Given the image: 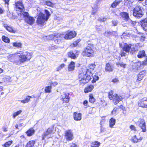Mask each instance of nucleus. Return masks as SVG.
I'll return each mask as SVG.
<instances>
[{
    "label": "nucleus",
    "instance_id": "obj_25",
    "mask_svg": "<svg viewBox=\"0 0 147 147\" xmlns=\"http://www.w3.org/2000/svg\"><path fill=\"white\" fill-rule=\"evenodd\" d=\"M115 119L113 118H111L109 121V126L111 128H113L115 123Z\"/></svg>",
    "mask_w": 147,
    "mask_h": 147
},
{
    "label": "nucleus",
    "instance_id": "obj_41",
    "mask_svg": "<svg viewBox=\"0 0 147 147\" xmlns=\"http://www.w3.org/2000/svg\"><path fill=\"white\" fill-rule=\"evenodd\" d=\"M96 66L94 63H91L89 64L88 67V68H89L90 69L93 70H94V68Z\"/></svg>",
    "mask_w": 147,
    "mask_h": 147
},
{
    "label": "nucleus",
    "instance_id": "obj_49",
    "mask_svg": "<svg viewBox=\"0 0 147 147\" xmlns=\"http://www.w3.org/2000/svg\"><path fill=\"white\" fill-rule=\"evenodd\" d=\"M69 96H68L65 98H64L62 99L63 100L66 102H68L69 101Z\"/></svg>",
    "mask_w": 147,
    "mask_h": 147
},
{
    "label": "nucleus",
    "instance_id": "obj_26",
    "mask_svg": "<svg viewBox=\"0 0 147 147\" xmlns=\"http://www.w3.org/2000/svg\"><path fill=\"white\" fill-rule=\"evenodd\" d=\"M115 32L114 31L110 32L107 31L104 33V35L106 37H109L111 36L115 35Z\"/></svg>",
    "mask_w": 147,
    "mask_h": 147
},
{
    "label": "nucleus",
    "instance_id": "obj_14",
    "mask_svg": "<svg viewBox=\"0 0 147 147\" xmlns=\"http://www.w3.org/2000/svg\"><path fill=\"white\" fill-rule=\"evenodd\" d=\"M140 24L143 29L147 32V19L146 18L141 21Z\"/></svg>",
    "mask_w": 147,
    "mask_h": 147
},
{
    "label": "nucleus",
    "instance_id": "obj_29",
    "mask_svg": "<svg viewBox=\"0 0 147 147\" xmlns=\"http://www.w3.org/2000/svg\"><path fill=\"white\" fill-rule=\"evenodd\" d=\"M32 98V97L31 96H28L25 99L23 100H19V101H20L22 103H27L29 101L30 98Z\"/></svg>",
    "mask_w": 147,
    "mask_h": 147
},
{
    "label": "nucleus",
    "instance_id": "obj_52",
    "mask_svg": "<svg viewBox=\"0 0 147 147\" xmlns=\"http://www.w3.org/2000/svg\"><path fill=\"white\" fill-rule=\"evenodd\" d=\"M86 48H88V49H93L94 48V45L93 44H88V46Z\"/></svg>",
    "mask_w": 147,
    "mask_h": 147
},
{
    "label": "nucleus",
    "instance_id": "obj_27",
    "mask_svg": "<svg viewBox=\"0 0 147 147\" xmlns=\"http://www.w3.org/2000/svg\"><path fill=\"white\" fill-rule=\"evenodd\" d=\"M35 132V131L32 128H31L28 130L26 133L28 136H31L33 135Z\"/></svg>",
    "mask_w": 147,
    "mask_h": 147
},
{
    "label": "nucleus",
    "instance_id": "obj_2",
    "mask_svg": "<svg viewBox=\"0 0 147 147\" xmlns=\"http://www.w3.org/2000/svg\"><path fill=\"white\" fill-rule=\"evenodd\" d=\"M51 16L49 12L47 10H45V13L40 12L38 15L36 23L39 26H42L46 24L47 21Z\"/></svg>",
    "mask_w": 147,
    "mask_h": 147
},
{
    "label": "nucleus",
    "instance_id": "obj_19",
    "mask_svg": "<svg viewBox=\"0 0 147 147\" xmlns=\"http://www.w3.org/2000/svg\"><path fill=\"white\" fill-rule=\"evenodd\" d=\"M139 58H142L143 57H146L144 50L140 51L138 52L137 55Z\"/></svg>",
    "mask_w": 147,
    "mask_h": 147
},
{
    "label": "nucleus",
    "instance_id": "obj_6",
    "mask_svg": "<svg viewBox=\"0 0 147 147\" xmlns=\"http://www.w3.org/2000/svg\"><path fill=\"white\" fill-rule=\"evenodd\" d=\"M50 38L49 39H52L54 38V42L56 44H59L61 42V40L64 38V35L60 34H57L54 35L51 34L49 35Z\"/></svg>",
    "mask_w": 147,
    "mask_h": 147
},
{
    "label": "nucleus",
    "instance_id": "obj_34",
    "mask_svg": "<svg viewBox=\"0 0 147 147\" xmlns=\"http://www.w3.org/2000/svg\"><path fill=\"white\" fill-rule=\"evenodd\" d=\"M117 65L119 67V66H120V67H123L124 68H125L126 67V64L122 62H118L116 63Z\"/></svg>",
    "mask_w": 147,
    "mask_h": 147
},
{
    "label": "nucleus",
    "instance_id": "obj_59",
    "mask_svg": "<svg viewBox=\"0 0 147 147\" xmlns=\"http://www.w3.org/2000/svg\"><path fill=\"white\" fill-rule=\"evenodd\" d=\"M126 55L125 53L123 51H121V57L125 56Z\"/></svg>",
    "mask_w": 147,
    "mask_h": 147
},
{
    "label": "nucleus",
    "instance_id": "obj_1",
    "mask_svg": "<svg viewBox=\"0 0 147 147\" xmlns=\"http://www.w3.org/2000/svg\"><path fill=\"white\" fill-rule=\"evenodd\" d=\"M92 75V72L90 70L88 69L79 74V79L80 84H84L88 83L90 80Z\"/></svg>",
    "mask_w": 147,
    "mask_h": 147
},
{
    "label": "nucleus",
    "instance_id": "obj_11",
    "mask_svg": "<svg viewBox=\"0 0 147 147\" xmlns=\"http://www.w3.org/2000/svg\"><path fill=\"white\" fill-rule=\"evenodd\" d=\"M133 10L134 16L137 18L142 17L144 12V11H142V10Z\"/></svg>",
    "mask_w": 147,
    "mask_h": 147
},
{
    "label": "nucleus",
    "instance_id": "obj_21",
    "mask_svg": "<svg viewBox=\"0 0 147 147\" xmlns=\"http://www.w3.org/2000/svg\"><path fill=\"white\" fill-rule=\"evenodd\" d=\"M94 87L92 85H90L86 87L84 89L85 92L86 93L89 92L91 91L93 89Z\"/></svg>",
    "mask_w": 147,
    "mask_h": 147
},
{
    "label": "nucleus",
    "instance_id": "obj_20",
    "mask_svg": "<svg viewBox=\"0 0 147 147\" xmlns=\"http://www.w3.org/2000/svg\"><path fill=\"white\" fill-rule=\"evenodd\" d=\"M121 16L126 21H131L129 18L128 14L127 13L125 12H123L121 13Z\"/></svg>",
    "mask_w": 147,
    "mask_h": 147
},
{
    "label": "nucleus",
    "instance_id": "obj_54",
    "mask_svg": "<svg viewBox=\"0 0 147 147\" xmlns=\"http://www.w3.org/2000/svg\"><path fill=\"white\" fill-rule=\"evenodd\" d=\"M130 128L132 130L134 131H136V127L134 125H131L130 126Z\"/></svg>",
    "mask_w": 147,
    "mask_h": 147
},
{
    "label": "nucleus",
    "instance_id": "obj_22",
    "mask_svg": "<svg viewBox=\"0 0 147 147\" xmlns=\"http://www.w3.org/2000/svg\"><path fill=\"white\" fill-rule=\"evenodd\" d=\"M105 70L107 71H112L113 70V67L109 63H107L106 65Z\"/></svg>",
    "mask_w": 147,
    "mask_h": 147
},
{
    "label": "nucleus",
    "instance_id": "obj_57",
    "mask_svg": "<svg viewBox=\"0 0 147 147\" xmlns=\"http://www.w3.org/2000/svg\"><path fill=\"white\" fill-rule=\"evenodd\" d=\"M106 20V18H99L98 19V21L101 22H104Z\"/></svg>",
    "mask_w": 147,
    "mask_h": 147
},
{
    "label": "nucleus",
    "instance_id": "obj_51",
    "mask_svg": "<svg viewBox=\"0 0 147 147\" xmlns=\"http://www.w3.org/2000/svg\"><path fill=\"white\" fill-rule=\"evenodd\" d=\"M131 49V51L130 53L132 54H133L136 50V48L134 47H131V49Z\"/></svg>",
    "mask_w": 147,
    "mask_h": 147
},
{
    "label": "nucleus",
    "instance_id": "obj_31",
    "mask_svg": "<svg viewBox=\"0 0 147 147\" xmlns=\"http://www.w3.org/2000/svg\"><path fill=\"white\" fill-rule=\"evenodd\" d=\"M100 144V143L98 142L95 141L92 142L91 145V147H98Z\"/></svg>",
    "mask_w": 147,
    "mask_h": 147
},
{
    "label": "nucleus",
    "instance_id": "obj_62",
    "mask_svg": "<svg viewBox=\"0 0 147 147\" xmlns=\"http://www.w3.org/2000/svg\"><path fill=\"white\" fill-rule=\"evenodd\" d=\"M88 101L87 100H85L83 102V104L85 106L87 107V105H88Z\"/></svg>",
    "mask_w": 147,
    "mask_h": 147
},
{
    "label": "nucleus",
    "instance_id": "obj_58",
    "mask_svg": "<svg viewBox=\"0 0 147 147\" xmlns=\"http://www.w3.org/2000/svg\"><path fill=\"white\" fill-rule=\"evenodd\" d=\"M112 81L114 83H116L118 82L119 81L117 78H115V79H113Z\"/></svg>",
    "mask_w": 147,
    "mask_h": 147
},
{
    "label": "nucleus",
    "instance_id": "obj_42",
    "mask_svg": "<svg viewBox=\"0 0 147 147\" xmlns=\"http://www.w3.org/2000/svg\"><path fill=\"white\" fill-rule=\"evenodd\" d=\"M69 94L68 93L64 92L61 95V98L62 99L63 98H65L66 97L69 96Z\"/></svg>",
    "mask_w": 147,
    "mask_h": 147
},
{
    "label": "nucleus",
    "instance_id": "obj_46",
    "mask_svg": "<svg viewBox=\"0 0 147 147\" xmlns=\"http://www.w3.org/2000/svg\"><path fill=\"white\" fill-rule=\"evenodd\" d=\"M46 3L47 6L53 7L54 6V4H53L51 2L49 1H47L46 2Z\"/></svg>",
    "mask_w": 147,
    "mask_h": 147
},
{
    "label": "nucleus",
    "instance_id": "obj_28",
    "mask_svg": "<svg viewBox=\"0 0 147 147\" xmlns=\"http://www.w3.org/2000/svg\"><path fill=\"white\" fill-rule=\"evenodd\" d=\"M68 56L72 59H75L76 58V55L72 51H70L67 53Z\"/></svg>",
    "mask_w": 147,
    "mask_h": 147
},
{
    "label": "nucleus",
    "instance_id": "obj_17",
    "mask_svg": "<svg viewBox=\"0 0 147 147\" xmlns=\"http://www.w3.org/2000/svg\"><path fill=\"white\" fill-rule=\"evenodd\" d=\"M82 114L80 113L75 112L74 113V119L76 121H80L81 119Z\"/></svg>",
    "mask_w": 147,
    "mask_h": 147
},
{
    "label": "nucleus",
    "instance_id": "obj_61",
    "mask_svg": "<svg viewBox=\"0 0 147 147\" xmlns=\"http://www.w3.org/2000/svg\"><path fill=\"white\" fill-rule=\"evenodd\" d=\"M58 84V83L57 82H55L53 83H52L51 84V85L53 86H55L56 85H57Z\"/></svg>",
    "mask_w": 147,
    "mask_h": 147
},
{
    "label": "nucleus",
    "instance_id": "obj_7",
    "mask_svg": "<svg viewBox=\"0 0 147 147\" xmlns=\"http://www.w3.org/2000/svg\"><path fill=\"white\" fill-rule=\"evenodd\" d=\"M137 125L138 126L142 129V131L145 132L146 131L145 122L143 119H140L136 123Z\"/></svg>",
    "mask_w": 147,
    "mask_h": 147
},
{
    "label": "nucleus",
    "instance_id": "obj_53",
    "mask_svg": "<svg viewBox=\"0 0 147 147\" xmlns=\"http://www.w3.org/2000/svg\"><path fill=\"white\" fill-rule=\"evenodd\" d=\"M112 24L114 26H116L118 24V21L117 20H113L112 21Z\"/></svg>",
    "mask_w": 147,
    "mask_h": 147
},
{
    "label": "nucleus",
    "instance_id": "obj_45",
    "mask_svg": "<svg viewBox=\"0 0 147 147\" xmlns=\"http://www.w3.org/2000/svg\"><path fill=\"white\" fill-rule=\"evenodd\" d=\"M13 45L14 46L16 47H21L22 45L21 43L17 42L13 43Z\"/></svg>",
    "mask_w": 147,
    "mask_h": 147
},
{
    "label": "nucleus",
    "instance_id": "obj_15",
    "mask_svg": "<svg viewBox=\"0 0 147 147\" xmlns=\"http://www.w3.org/2000/svg\"><path fill=\"white\" fill-rule=\"evenodd\" d=\"M16 8L18 9H23L24 6L21 1H17L15 2Z\"/></svg>",
    "mask_w": 147,
    "mask_h": 147
},
{
    "label": "nucleus",
    "instance_id": "obj_35",
    "mask_svg": "<svg viewBox=\"0 0 147 147\" xmlns=\"http://www.w3.org/2000/svg\"><path fill=\"white\" fill-rule=\"evenodd\" d=\"M138 105L140 107L145 108L144 104V100L143 98L140 100L138 101Z\"/></svg>",
    "mask_w": 147,
    "mask_h": 147
},
{
    "label": "nucleus",
    "instance_id": "obj_64",
    "mask_svg": "<svg viewBox=\"0 0 147 147\" xmlns=\"http://www.w3.org/2000/svg\"><path fill=\"white\" fill-rule=\"evenodd\" d=\"M71 147H77V145L74 144H73L71 146Z\"/></svg>",
    "mask_w": 147,
    "mask_h": 147
},
{
    "label": "nucleus",
    "instance_id": "obj_23",
    "mask_svg": "<svg viewBox=\"0 0 147 147\" xmlns=\"http://www.w3.org/2000/svg\"><path fill=\"white\" fill-rule=\"evenodd\" d=\"M3 26L8 31L11 32L15 33L13 29V28L10 26H8L7 24H4Z\"/></svg>",
    "mask_w": 147,
    "mask_h": 147
},
{
    "label": "nucleus",
    "instance_id": "obj_50",
    "mask_svg": "<svg viewBox=\"0 0 147 147\" xmlns=\"http://www.w3.org/2000/svg\"><path fill=\"white\" fill-rule=\"evenodd\" d=\"M117 108L116 107L114 108L111 112V114L113 115L117 113Z\"/></svg>",
    "mask_w": 147,
    "mask_h": 147
},
{
    "label": "nucleus",
    "instance_id": "obj_3",
    "mask_svg": "<svg viewBox=\"0 0 147 147\" xmlns=\"http://www.w3.org/2000/svg\"><path fill=\"white\" fill-rule=\"evenodd\" d=\"M20 13H18L19 16L24 18L25 22L29 24L32 25L34 23L35 20L32 17L30 16L28 12L24 11L23 10H20Z\"/></svg>",
    "mask_w": 147,
    "mask_h": 147
},
{
    "label": "nucleus",
    "instance_id": "obj_13",
    "mask_svg": "<svg viewBox=\"0 0 147 147\" xmlns=\"http://www.w3.org/2000/svg\"><path fill=\"white\" fill-rule=\"evenodd\" d=\"M84 52L85 53L86 55L88 57H91L93 55V49L86 48Z\"/></svg>",
    "mask_w": 147,
    "mask_h": 147
},
{
    "label": "nucleus",
    "instance_id": "obj_60",
    "mask_svg": "<svg viewBox=\"0 0 147 147\" xmlns=\"http://www.w3.org/2000/svg\"><path fill=\"white\" fill-rule=\"evenodd\" d=\"M147 64V57H146V59L144 60L142 62L143 65H146Z\"/></svg>",
    "mask_w": 147,
    "mask_h": 147
},
{
    "label": "nucleus",
    "instance_id": "obj_5",
    "mask_svg": "<svg viewBox=\"0 0 147 147\" xmlns=\"http://www.w3.org/2000/svg\"><path fill=\"white\" fill-rule=\"evenodd\" d=\"M108 97L110 99L113 100L115 105L117 104L122 99V96L116 94H113L112 91L109 92Z\"/></svg>",
    "mask_w": 147,
    "mask_h": 147
},
{
    "label": "nucleus",
    "instance_id": "obj_48",
    "mask_svg": "<svg viewBox=\"0 0 147 147\" xmlns=\"http://www.w3.org/2000/svg\"><path fill=\"white\" fill-rule=\"evenodd\" d=\"M144 100V104L145 108H147V100L146 98H143Z\"/></svg>",
    "mask_w": 147,
    "mask_h": 147
},
{
    "label": "nucleus",
    "instance_id": "obj_30",
    "mask_svg": "<svg viewBox=\"0 0 147 147\" xmlns=\"http://www.w3.org/2000/svg\"><path fill=\"white\" fill-rule=\"evenodd\" d=\"M35 142L33 140L30 141L28 142L26 147H33L35 144Z\"/></svg>",
    "mask_w": 147,
    "mask_h": 147
},
{
    "label": "nucleus",
    "instance_id": "obj_36",
    "mask_svg": "<svg viewBox=\"0 0 147 147\" xmlns=\"http://www.w3.org/2000/svg\"><path fill=\"white\" fill-rule=\"evenodd\" d=\"M12 141H9L6 142L2 145L3 147H9L12 143Z\"/></svg>",
    "mask_w": 147,
    "mask_h": 147
},
{
    "label": "nucleus",
    "instance_id": "obj_24",
    "mask_svg": "<svg viewBox=\"0 0 147 147\" xmlns=\"http://www.w3.org/2000/svg\"><path fill=\"white\" fill-rule=\"evenodd\" d=\"M75 67V63L71 61L68 65V69L69 71H72L73 70Z\"/></svg>",
    "mask_w": 147,
    "mask_h": 147
},
{
    "label": "nucleus",
    "instance_id": "obj_47",
    "mask_svg": "<svg viewBox=\"0 0 147 147\" xmlns=\"http://www.w3.org/2000/svg\"><path fill=\"white\" fill-rule=\"evenodd\" d=\"M3 1L5 2V7L8 9L9 2V0H3Z\"/></svg>",
    "mask_w": 147,
    "mask_h": 147
},
{
    "label": "nucleus",
    "instance_id": "obj_38",
    "mask_svg": "<svg viewBox=\"0 0 147 147\" xmlns=\"http://www.w3.org/2000/svg\"><path fill=\"white\" fill-rule=\"evenodd\" d=\"M22 112V110H20L18 111L14 112L13 114V117L15 118L16 117L20 114Z\"/></svg>",
    "mask_w": 147,
    "mask_h": 147
},
{
    "label": "nucleus",
    "instance_id": "obj_40",
    "mask_svg": "<svg viewBox=\"0 0 147 147\" xmlns=\"http://www.w3.org/2000/svg\"><path fill=\"white\" fill-rule=\"evenodd\" d=\"M93 79L92 81V83H95L96 81L98 80L99 78V77L97 75H94L93 76Z\"/></svg>",
    "mask_w": 147,
    "mask_h": 147
},
{
    "label": "nucleus",
    "instance_id": "obj_8",
    "mask_svg": "<svg viewBox=\"0 0 147 147\" xmlns=\"http://www.w3.org/2000/svg\"><path fill=\"white\" fill-rule=\"evenodd\" d=\"M54 130L53 126L50 127L48 128L47 131L42 135V140H44L45 138L48 139L51 137V134L53 133Z\"/></svg>",
    "mask_w": 147,
    "mask_h": 147
},
{
    "label": "nucleus",
    "instance_id": "obj_39",
    "mask_svg": "<svg viewBox=\"0 0 147 147\" xmlns=\"http://www.w3.org/2000/svg\"><path fill=\"white\" fill-rule=\"evenodd\" d=\"M89 102L93 103L95 101V99L93 97V96L92 94H91L89 95Z\"/></svg>",
    "mask_w": 147,
    "mask_h": 147
},
{
    "label": "nucleus",
    "instance_id": "obj_9",
    "mask_svg": "<svg viewBox=\"0 0 147 147\" xmlns=\"http://www.w3.org/2000/svg\"><path fill=\"white\" fill-rule=\"evenodd\" d=\"M65 136L67 141L72 140L73 138V134L71 130L66 131L65 132Z\"/></svg>",
    "mask_w": 147,
    "mask_h": 147
},
{
    "label": "nucleus",
    "instance_id": "obj_32",
    "mask_svg": "<svg viewBox=\"0 0 147 147\" xmlns=\"http://www.w3.org/2000/svg\"><path fill=\"white\" fill-rule=\"evenodd\" d=\"M52 88V86H48L46 87L45 90V91L46 93H50L51 92V89Z\"/></svg>",
    "mask_w": 147,
    "mask_h": 147
},
{
    "label": "nucleus",
    "instance_id": "obj_63",
    "mask_svg": "<svg viewBox=\"0 0 147 147\" xmlns=\"http://www.w3.org/2000/svg\"><path fill=\"white\" fill-rule=\"evenodd\" d=\"M78 42V41H76L74 42L72 45H73L74 46H75L77 45Z\"/></svg>",
    "mask_w": 147,
    "mask_h": 147
},
{
    "label": "nucleus",
    "instance_id": "obj_18",
    "mask_svg": "<svg viewBox=\"0 0 147 147\" xmlns=\"http://www.w3.org/2000/svg\"><path fill=\"white\" fill-rule=\"evenodd\" d=\"M145 73L146 71H143L140 72L138 75L137 80L138 81H140L142 80L144 76Z\"/></svg>",
    "mask_w": 147,
    "mask_h": 147
},
{
    "label": "nucleus",
    "instance_id": "obj_43",
    "mask_svg": "<svg viewBox=\"0 0 147 147\" xmlns=\"http://www.w3.org/2000/svg\"><path fill=\"white\" fill-rule=\"evenodd\" d=\"M65 65L64 64H61L60 66L58 67L57 68V71H59L61 69L63 68L64 67Z\"/></svg>",
    "mask_w": 147,
    "mask_h": 147
},
{
    "label": "nucleus",
    "instance_id": "obj_44",
    "mask_svg": "<svg viewBox=\"0 0 147 147\" xmlns=\"http://www.w3.org/2000/svg\"><path fill=\"white\" fill-rule=\"evenodd\" d=\"M119 4L115 1L111 5V7L113 8H115Z\"/></svg>",
    "mask_w": 147,
    "mask_h": 147
},
{
    "label": "nucleus",
    "instance_id": "obj_10",
    "mask_svg": "<svg viewBox=\"0 0 147 147\" xmlns=\"http://www.w3.org/2000/svg\"><path fill=\"white\" fill-rule=\"evenodd\" d=\"M31 54L29 53H27L26 56L21 54V63H24L26 61L29 60L31 57Z\"/></svg>",
    "mask_w": 147,
    "mask_h": 147
},
{
    "label": "nucleus",
    "instance_id": "obj_4",
    "mask_svg": "<svg viewBox=\"0 0 147 147\" xmlns=\"http://www.w3.org/2000/svg\"><path fill=\"white\" fill-rule=\"evenodd\" d=\"M21 54L17 53L13 54H10L7 56V60L11 62L15 63L17 65H19L21 64Z\"/></svg>",
    "mask_w": 147,
    "mask_h": 147
},
{
    "label": "nucleus",
    "instance_id": "obj_37",
    "mask_svg": "<svg viewBox=\"0 0 147 147\" xmlns=\"http://www.w3.org/2000/svg\"><path fill=\"white\" fill-rule=\"evenodd\" d=\"M2 39L3 41L5 42L9 43L10 42L9 39L7 37L4 36H2Z\"/></svg>",
    "mask_w": 147,
    "mask_h": 147
},
{
    "label": "nucleus",
    "instance_id": "obj_16",
    "mask_svg": "<svg viewBox=\"0 0 147 147\" xmlns=\"http://www.w3.org/2000/svg\"><path fill=\"white\" fill-rule=\"evenodd\" d=\"M131 44L128 45L126 43L125 44L122 48L123 51L127 53H129L131 49Z\"/></svg>",
    "mask_w": 147,
    "mask_h": 147
},
{
    "label": "nucleus",
    "instance_id": "obj_33",
    "mask_svg": "<svg viewBox=\"0 0 147 147\" xmlns=\"http://www.w3.org/2000/svg\"><path fill=\"white\" fill-rule=\"evenodd\" d=\"M131 141L134 143H136L138 142V138L136 137V135L134 136L132 138L131 140Z\"/></svg>",
    "mask_w": 147,
    "mask_h": 147
},
{
    "label": "nucleus",
    "instance_id": "obj_55",
    "mask_svg": "<svg viewBox=\"0 0 147 147\" xmlns=\"http://www.w3.org/2000/svg\"><path fill=\"white\" fill-rule=\"evenodd\" d=\"M2 129L3 131L6 132L7 131V127L6 126H4L2 127Z\"/></svg>",
    "mask_w": 147,
    "mask_h": 147
},
{
    "label": "nucleus",
    "instance_id": "obj_56",
    "mask_svg": "<svg viewBox=\"0 0 147 147\" xmlns=\"http://www.w3.org/2000/svg\"><path fill=\"white\" fill-rule=\"evenodd\" d=\"M146 38V37L145 36H142L140 37V40L141 41L143 42L145 40Z\"/></svg>",
    "mask_w": 147,
    "mask_h": 147
},
{
    "label": "nucleus",
    "instance_id": "obj_12",
    "mask_svg": "<svg viewBox=\"0 0 147 147\" xmlns=\"http://www.w3.org/2000/svg\"><path fill=\"white\" fill-rule=\"evenodd\" d=\"M76 33L75 31H71L67 33L64 38L66 39H69L74 37L76 35Z\"/></svg>",
    "mask_w": 147,
    "mask_h": 147
}]
</instances>
